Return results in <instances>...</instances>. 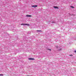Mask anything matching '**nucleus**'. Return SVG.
Here are the masks:
<instances>
[{"label": "nucleus", "instance_id": "obj_11", "mask_svg": "<svg viewBox=\"0 0 76 76\" xmlns=\"http://www.w3.org/2000/svg\"><path fill=\"white\" fill-rule=\"evenodd\" d=\"M71 7H72V8H74V7H73V6H72Z\"/></svg>", "mask_w": 76, "mask_h": 76}, {"label": "nucleus", "instance_id": "obj_7", "mask_svg": "<svg viewBox=\"0 0 76 76\" xmlns=\"http://www.w3.org/2000/svg\"><path fill=\"white\" fill-rule=\"evenodd\" d=\"M0 76H3V74H0Z\"/></svg>", "mask_w": 76, "mask_h": 76}, {"label": "nucleus", "instance_id": "obj_2", "mask_svg": "<svg viewBox=\"0 0 76 76\" xmlns=\"http://www.w3.org/2000/svg\"><path fill=\"white\" fill-rule=\"evenodd\" d=\"M28 60H34L35 59L34 58H28Z\"/></svg>", "mask_w": 76, "mask_h": 76}, {"label": "nucleus", "instance_id": "obj_8", "mask_svg": "<svg viewBox=\"0 0 76 76\" xmlns=\"http://www.w3.org/2000/svg\"><path fill=\"white\" fill-rule=\"evenodd\" d=\"M48 50H50V51H51V49H48Z\"/></svg>", "mask_w": 76, "mask_h": 76}, {"label": "nucleus", "instance_id": "obj_3", "mask_svg": "<svg viewBox=\"0 0 76 76\" xmlns=\"http://www.w3.org/2000/svg\"><path fill=\"white\" fill-rule=\"evenodd\" d=\"M26 16L27 17H31V16H32V15H26Z\"/></svg>", "mask_w": 76, "mask_h": 76}, {"label": "nucleus", "instance_id": "obj_6", "mask_svg": "<svg viewBox=\"0 0 76 76\" xmlns=\"http://www.w3.org/2000/svg\"><path fill=\"white\" fill-rule=\"evenodd\" d=\"M37 32H42V31L41 30H37Z\"/></svg>", "mask_w": 76, "mask_h": 76}, {"label": "nucleus", "instance_id": "obj_5", "mask_svg": "<svg viewBox=\"0 0 76 76\" xmlns=\"http://www.w3.org/2000/svg\"><path fill=\"white\" fill-rule=\"evenodd\" d=\"M54 8H55V9H58V7H54Z\"/></svg>", "mask_w": 76, "mask_h": 76}, {"label": "nucleus", "instance_id": "obj_1", "mask_svg": "<svg viewBox=\"0 0 76 76\" xmlns=\"http://www.w3.org/2000/svg\"><path fill=\"white\" fill-rule=\"evenodd\" d=\"M20 25H28V26H29V24H28L22 23L20 24Z\"/></svg>", "mask_w": 76, "mask_h": 76}, {"label": "nucleus", "instance_id": "obj_4", "mask_svg": "<svg viewBox=\"0 0 76 76\" xmlns=\"http://www.w3.org/2000/svg\"><path fill=\"white\" fill-rule=\"evenodd\" d=\"M32 7H37L38 6L37 5H32L31 6Z\"/></svg>", "mask_w": 76, "mask_h": 76}, {"label": "nucleus", "instance_id": "obj_9", "mask_svg": "<svg viewBox=\"0 0 76 76\" xmlns=\"http://www.w3.org/2000/svg\"><path fill=\"white\" fill-rule=\"evenodd\" d=\"M70 56H73V55H69Z\"/></svg>", "mask_w": 76, "mask_h": 76}, {"label": "nucleus", "instance_id": "obj_10", "mask_svg": "<svg viewBox=\"0 0 76 76\" xmlns=\"http://www.w3.org/2000/svg\"><path fill=\"white\" fill-rule=\"evenodd\" d=\"M52 23H55L54 21H53L52 22Z\"/></svg>", "mask_w": 76, "mask_h": 76}, {"label": "nucleus", "instance_id": "obj_12", "mask_svg": "<svg viewBox=\"0 0 76 76\" xmlns=\"http://www.w3.org/2000/svg\"><path fill=\"white\" fill-rule=\"evenodd\" d=\"M75 53H76V50H75Z\"/></svg>", "mask_w": 76, "mask_h": 76}]
</instances>
